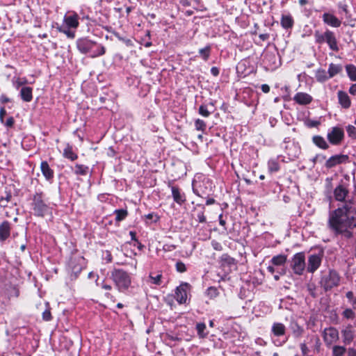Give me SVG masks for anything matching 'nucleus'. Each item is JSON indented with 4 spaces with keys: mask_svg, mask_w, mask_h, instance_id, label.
Masks as SVG:
<instances>
[{
    "mask_svg": "<svg viewBox=\"0 0 356 356\" xmlns=\"http://www.w3.org/2000/svg\"><path fill=\"white\" fill-rule=\"evenodd\" d=\"M323 341L327 346H330L339 340V332L334 327L325 328L323 332Z\"/></svg>",
    "mask_w": 356,
    "mask_h": 356,
    "instance_id": "nucleus-12",
    "label": "nucleus"
},
{
    "mask_svg": "<svg viewBox=\"0 0 356 356\" xmlns=\"http://www.w3.org/2000/svg\"><path fill=\"white\" fill-rule=\"evenodd\" d=\"M305 254L300 252L295 254L291 261V268L294 274L302 275L305 269Z\"/></svg>",
    "mask_w": 356,
    "mask_h": 356,
    "instance_id": "nucleus-9",
    "label": "nucleus"
},
{
    "mask_svg": "<svg viewBox=\"0 0 356 356\" xmlns=\"http://www.w3.org/2000/svg\"><path fill=\"white\" fill-rule=\"evenodd\" d=\"M345 134L343 128L339 127H333L327 134V138L329 143L332 145H339L343 140Z\"/></svg>",
    "mask_w": 356,
    "mask_h": 356,
    "instance_id": "nucleus-11",
    "label": "nucleus"
},
{
    "mask_svg": "<svg viewBox=\"0 0 356 356\" xmlns=\"http://www.w3.org/2000/svg\"><path fill=\"white\" fill-rule=\"evenodd\" d=\"M343 67L341 64H334L330 63L329 65L327 73L329 74L330 78H332L337 74L341 73L342 72Z\"/></svg>",
    "mask_w": 356,
    "mask_h": 356,
    "instance_id": "nucleus-33",
    "label": "nucleus"
},
{
    "mask_svg": "<svg viewBox=\"0 0 356 356\" xmlns=\"http://www.w3.org/2000/svg\"><path fill=\"white\" fill-rule=\"evenodd\" d=\"M103 259L106 263H111L113 261V256L109 250H106L103 253Z\"/></svg>",
    "mask_w": 356,
    "mask_h": 356,
    "instance_id": "nucleus-58",
    "label": "nucleus"
},
{
    "mask_svg": "<svg viewBox=\"0 0 356 356\" xmlns=\"http://www.w3.org/2000/svg\"><path fill=\"white\" fill-rule=\"evenodd\" d=\"M79 16L74 11L70 12V15H65L63 18V22L67 29H76L79 26Z\"/></svg>",
    "mask_w": 356,
    "mask_h": 356,
    "instance_id": "nucleus-16",
    "label": "nucleus"
},
{
    "mask_svg": "<svg viewBox=\"0 0 356 356\" xmlns=\"http://www.w3.org/2000/svg\"><path fill=\"white\" fill-rule=\"evenodd\" d=\"M343 203L342 207L330 213L327 227L334 236L342 235L346 238H350L353 236V232L350 231L352 222L348 218V213L352 208L350 204L353 200H346Z\"/></svg>",
    "mask_w": 356,
    "mask_h": 356,
    "instance_id": "nucleus-1",
    "label": "nucleus"
},
{
    "mask_svg": "<svg viewBox=\"0 0 356 356\" xmlns=\"http://www.w3.org/2000/svg\"><path fill=\"white\" fill-rule=\"evenodd\" d=\"M100 286L102 289L105 290L106 292L104 293V296L107 298L111 300L112 302H115L116 301V298L114 296H113L111 293V291L113 289V286L111 284H108L105 280H103L102 282L100 284Z\"/></svg>",
    "mask_w": 356,
    "mask_h": 356,
    "instance_id": "nucleus-29",
    "label": "nucleus"
},
{
    "mask_svg": "<svg viewBox=\"0 0 356 356\" xmlns=\"http://www.w3.org/2000/svg\"><path fill=\"white\" fill-rule=\"evenodd\" d=\"M27 81L26 79H24V81H21L19 78H17L15 82H13V84L15 87L18 89L19 87L25 85Z\"/></svg>",
    "mask_w": 356,
    "mask_h": 356,
    "instance_id": "nucleus-60",
    "label": "nucleus"
},
{
    "mask_svg": "<svg viewBox=\"0 0 356 356\" xmlns=\"http://www.w3.org/2000/svg\"><path fill=\"white\" fill-rule=\"evenodd\" d=\"M315 78L316 81L320 83H324L330 79L327 72L322 68H319L316 71Z\"/></svg>",
    "mask_w": 356,
    "mask_h": 356,
    "instance_id": "nucleus-34",
    "label": "nucleus"
},
{
    "mask_svg": "<svg viewBox=\"0 0 356 356\" xmlns=\"http://www.w3.org/2000/svg\"><path fill=\"white\" fill-rule=\"evenodd\" d=\"M346 352V348L341 346H334L332 348L333 356H343Z\"/></svg>",
    "mask_w": 356,
    "mask_h": 356,
    "instance_id": "nucleus-45",
    "label": "nucleus"
},
{
    "mask_svg": "<svg viewBox=\"0 0 356 356\" xmlns=\"http://www.w3.org/2000/svg\"><path fill=\"white\" fill-rule=\"evenodd\" d=\"M348 76L352 81H356V66L353 64L346 65Z\"/></svg>",
    "mask_w": 356,
    "mask_h": 356,
    "instance_id": "nucleus-41",
    "label": "nucleus"
},
{
    "mask_svg": "<svg viewBox=\"0 0 356 356\" xmlns=\"http://www.w3.org/2000/svg\"><path fill=\"white\" fill-rule=\"evenodd\" d=\"M70 29H67L66 27L58 26L57 30L60 33H63L67 35V38L73 39L75 38L74 31H72L70 30Z\"/></svg>",
    "mask_w": 356,
    "mask_h": 356,
    "instance_id": "nucleus-46",
    "label": "nucleus"
},
{
    "mask_svg": "<svg viewBox=\"0 0 356 356\" xmlns=\"http://www.w3.org/2000/svg\"><path fill=\"white\" fill-rule=\"evenodd\" d=\"M346 131L350 138L356 140V127L355 126L348 125L346 127Z\"/></svg>",
    "mask_w": 356,
    "mask_h": 356,
    "instance_id": "nucleus-50",
    "label": "nucleus"
},
{
    "mask_svg": "<svg viewBox=\"0 0 356 356\" xmlns=\"http://www.w3.org/2000/svg\"><path fill=\"white\" fill-rule=\"evenodd\" d=\"M268 170L270 174L278 172L280 170V165L277 161V159H270L268 161Z\"/></svg>",
    "mask_w": 356,
    "mask_h": 356,
    "instance_id": "nucleus-35",
    "label": "nucleus"
},
{
    "mask_svg": "<svg viewBox=\"0 0 356 356\" xmlns=\"http://www.w3.org/2000/svg\"><path fill=\"white\" fill-rule=\"evenodd\" d=\"M95 46H97V49L92 55V57L100 56L105 54L106 49L104 46L100 44L97 45L96 42L90 40L87 38H80L76 41V47L78 50L84 54L90 52Z\"/></svg>",
    "mask_w": 356,
    "mask_h": 356,
    "instance_id": "nucleus-5",
    "label": "nucleus"
},
{
    "mask_svg": "<svg viewBox=\"0 0 356 356\" xmlns=\"http://www.w3.org/2000/svg\"><path fill=\"white\" fill-rule=\"evenodd\" d=\"M211 73L214 76H218L220 74V70L217 67H212L211 68Z\"/></svg>",
    "mask_w": 356,
    "mask_h": 356,
    "instance_id": "nucleus-64",
    "label": "nucleus"
},
{
    "mask_svg": "<svg viewBox=\"0 0 356 356\" xmlns=\"http://www.w3.org/2000/svg\"><path fill=\"white\" fill-rule=\"evenodd\" d=\"M322 19L325 24L334 28H339L341 24V21L339 19L329 13H323Z\"/></svg>",
    "mask_w": 356,
    "mask_h": 356,
    "instance_id": "nucleus-18",
    "label": "nucleus"
},
{
    "mask_svg": "<svg viewBox=\"0 0 356 356\" xmlns=\"http://www.w3.org/2000/svg\"><path fill=\"white\" fill-rule=\"evenodd\" d=\"M218 220H219V224L223 227V229L225 231H227V226H226L227 221H226V219H224L222 213H220L219 215Z\"/></svg>",
    "mask_w": 356,
    "mask_h": 356,
    "instance_id": "nucleus-59",
    "label": "nucleus"
},
{
    "mask_svg": "<svg viewBox=\"0 0 356 356\" xmlns=\"http://www.w3.org/2000/svg\"><path fill=\"white\" fill-rule=\"evenodd\" d=\"M195 127L196 130L204 132L207 129V124L203 120L197 119L195 121Z\"/></svg>",
    "mask_w": 356,
    "mask_h": 356,
    "instance_id": "nucleus-47",
    "label": "nucleus"
},
{
    "mask_svg": "<svg viewBox=\"0 0 356 356\" xmlns=\"http://www.w3.org/2000/svg\"><path fill=\"white\" fill-rule=\"evenodd\" d=\"M63 156L71 161L78 159V154L74 151L72 145L67 143L63 149Z\"/></svg>",
    "mask_w": 356,
    "mask_h": 356,
    "instance_id": "nucleus-26",
    "label": "nucleus"
},
{
    "mask_svg": "<svg viewBox=\"0 0 356 356\" xmlns=\"http://www.w3.org/2000/svg\"><path fill=\"white\" fill-rule=\"evenodd\" d=\"M175 269L178 273H184L186 272L187 268L185 264L181 261H178L175 264Z\"/></svg>",
    "mask_w": 356,
    "mask_h": 356,
    "instance_id": "nucleus-51",
    "label": "nucleus"
},
{
    "mask_svg": "<svg viewBox=\"0 0 356 356\" xmlns=\"http://www.w3.org/2000/svg\"><path fill=\"white\" fill-rule=\"evenodd\" d=\"M312 143L318 148L321 149L326 150L330 146L327 142L325 140V139L320 136V135H315L312 138Z\"/></svg>",
    "mask_w": 356,
    "mask_h": 356,
    "instance_id": "nucleus-27",
    "label": "nucleus"
},
{
    "mask_svg": "<svg viewBox=\"0 0 356 356\" xmlns=\"http://www.w3.org/2000/svg\"><path fill=\"white\" fill-rule=\"evenodd\" d=\"M339 104L343 108L348 109L351 106V101L348 94L343 91L339 90L337 92Z\"/></svg>",
    "mask_w": 356,
    "mask_h": 356,
    "instance_id": "nucleus-23",
    "label": "nucleus"
},
{
    "mask_svg": "<svg viewBox=\"0 0 356 356\" xmlns=\"http://www.w3.org/2000/svg\"><path fill=\"white\" fill-rule=\"evenodd\" d=\"M286 331V326L279 322H275L273 324L271 327V332L274 337H280L285 335Z\"/></svg>",
    "mask_w": 356,
    "mask_h": 356,
    "instance_id": "nucleus-24",
    "label": "nucleus"
},
{
    "mask_svg": "<svg viewBox=\"0 0 356 356\" xmlns=\"http://www.w3.org/2000/svg\"><path fill=\"white\" fill-rule=\"evenodd\" d=\"M211 245L215 250L221 251L222 250V246L221 243L216 241H212Z\"/></svg>",
    "mask_w": 356,
    "mask_h": 356,
    "instance_id": "nucleus-61",
    "label": "nucleus"
},
{
    "mask_svg": "<svg viewBox=\"0 0 356 356\" xmlns=\"http://www.w3.org/2000/svg\"><path fill=\"white\" fill-rule=\"evenodd\" d=\"M86 266V259L83 256L79 255L72 257L69 261V268L72 272L71 276H74V279L77 278Z\"/></svg>",
    "mask_w": 356,
    "mask_h": 356,
    "instance_id": "nucleus-10",
    "label": "nucleus"
},
{
    "mask_svg": "<svg viewBox=\"0 0 356 356\" xmlns=\"http://www.w3.org/2000/svg\"><path fill=\"white\" fill-rule=\"evenodd\" d=\"M72 170L76 175L86 176L90 169L88 165L76 163L74 167H72Z\"/></svg>",
    "mask_w": 356,
    "mask_h": 356,
    "instance_id": "nucleus-30",
    "label": "nucleus"
},
{
    "mask_svg": "<svg viewBox=\"0 0 356 356\" xmlns=\"http://www.w3.org/2000/svg\"><path fill=\"white\" fill-rule=\"evenodd\" d=\"M280 24L283 29H289L293 26L294 20L291 15H282Z\"/></svg>",
    "mask_w": 356,
    "mask_h": 356,
    "instance_id": "nucleus-31",
    "label": "nucleus"
},
{
    "mask_svg": "<svg viewBox=\"0 0 356 356\" xmlns=\"http://www.w3.org/2000/svg\"><path fill=\"white\" fill-rule=\"evenodd\" d=\"M2 124L7 128H12L15 124V119L13 116H10L6 120H4V122Z\"/></svg>",
    "mask_w": 356,
    "mask_h": 356,
    "instance_id": "nucleus-57",
    "label": "nucleus"
},
{
    "mask_svg": "<svg viewBox=\"0 0 356 356\" xmlns=\"http://www.w3.org/2000/svg\"><path fill=\"white\" fill-rule=\"evenodd\" d=\"M293 334L295 337H301L304 333V329L297 322H294L291 325Z\"/></svg>",
    "mask_w": 356,
    "mask_h": 356,
    "instance_id": "nucleus-39",
    "label": "nucleus"
},
{
    "mask_svg": "<svg viewBox=\"0 0 356 356\" xmlns=\"http://www.w3.org/2000/svg\"><path fill=\"white\" fill-rule=\"evenodd\" d=\"M4 195L0 197V207H6V204H2L3 202H10L12 200L13 195L10 191H6Z\"/></svg>",
    "mask_w": 356,
    "mask_h": 356,
    "instance_id": "nucleus-44",
    "label": "nucleus"
},
{
    "mask_svg": "<svg viewBox=\"0 0 356 356\" xmlns=\"http://www.w3.org/2000/svg\"><path fill=\"white\" fill-rule=\"evenodd\" d=\"M323 253L311 254L308 257L307 271L314 273L321 266Z\"/></svg>",
    "mask_w": 356,
    "mask_h": 356,
    "instance_id": "nucleus-14",
    "label": "nucleus"
},
{
    "mask_svg": "<svg viewBox=\"0 0 356 356\" xmlns=\"http://www.w3.org/2000/svg\"><path fill=\"white\" fill-rule=\"evenodd\" d=\"M10 102H11V99L8 97H7L6 95L2 94L0 96V103L1 104H7V103H8Z\"/></svg>",
    "mask_w": 356,
    "mask_h": 356,
    "instance_id": "nucleus-62",
    "label": "nucleus"
},
{
    "mask_svg": "<svg viewBox=\"0 0 356 356\" xmlns=\"http://www.w3.org/2000/svg\"><path fill=\"white\" fill-rule=\"evenodd\" d=\"M287 261V256L286 254H280L273 257L270 262L273 266H282L284 265Z\"/></svg>",
    "mask_w": 356,
    "mask_h": 356,
    "instance_id": "nucleus-36",
    "label": "nucleus"
},
{
    "mask_svg": "<svg viewBox=\"0 0 356 356\" xmlns=\"http://www.w3.org/2000/svg\"><path fill=\"white\" fill-rule=\"evenodd\" d=\"M348 160L349 156L346 154H335L327 159L324 165L325 168L331 169L338 165L347 163Z\"/></svg>",
    "mask_w": 356,
    "mask_h": 356,
    "instance_id": "nucleus-13",
    "label": "nucleus"
},
{
    "mask_svg": "<svg viewBox=\"0 0 356 356\" xmlns=\"http://www.w3.org/2000/svg\"><path fill=\"white\" fill-rule=\"evenodd\" d=\"M168 186L171 189L172 197L175 202L181 206L186 202V194L179 186L171 185L170 184H168Z\"/></svg>",
    "mask_w": 356,
    "mask_h": 356,
    "instance_id": "nucleus-15",
    "label": "nucleus"
},
{
    "mask_svg": "<svg viewBox=\"0 0 356 356\" xmlns=\"http://www.w3.org/2000/svg\"><path fill=\"white\" fill-rule=\"evenodd\" d=\"M314 36L316 44H323L326 43L330 50L335 52L339 51V41L334 31L327 29L323 33L315 31Z\"/></svg>",
    "mask_w": 356,
    "mask_h": 356,
    "instance_id": "nucleus-4",
    "label": "nucleus"
},
{
    "mask_svg": "<svg viewBox=\"0 0 356 356\" xmlns=\"http://www.w3.org/2000/svg\"><path fill=\"white\" fill-rule=\"evenodd\" d=\"M198 53L203 60L207 61L211 56V45L209 44L204 48L200 49Z\"/></svg>",
    "mask_w": 356,
    "mask_h": 356,
    "instance_id": "nucleus-38",
    "label": "nucleus"
},
{
    "mask_svg": "<svg viewBox=\"0 0 356 356\" xmlns=\"http://www.w3.org/2000/svg\"><path fill=\"white\" fill-rule=\"evenodd\" d=\"M192 286L185 282H182L175 290L174 298L179 305L188 304V296H191Z\"/></svg>",
    "mask_w": 356,
    "mask_h": 356,
    "instance_id": "nucleus-8",
    "label": "nucleus"
},
{
    "mask_svg": "<svg viewBox=\"0 0 356 356\" xmlns=\"http://www.w3.org/2000/svg\"><path fill=\"white\" fill-rule=\"evenodd\" d=\"M19 97L23 102H31L33 99V88L30 86L22 87Z\"/></svg>",
    "mask_w": 356,
    "mask_h": 356,
    "instance_id": "nucleus-25",
    "label": "nucleus"
},
{
    "mask_svg": "<svg viewBox=\"0 0 356 356\" xmlns=\"http://www.w3.org/2000/svg\"><path fill=\"white\" fill-rule=\"evenodd\" d=\"M12 229L11 222L6 220L0 223V243H4L10 237Z\"/></svg>",
    "mask_w": 356,
    "mask_h": 356,
    "instance_id": "nucleus-17",
    "label": "nucleus"
},
{
    "mask_svg": "<svg viewBox=\"0 0 356 356\" xmlns=\"http://www.w3.org/2000/svg\"><path fill=\"white\" fill-rule=\"evenodd\" d=\"M206 328L207 327L204 323H197L196 324V330L200 338H204L207 336L208 333L204 332Z\"/></svg>",
    "mask_w": 356,
    "mask_h": 356,
    "instance_id": "nucleus-43",
    "label": "nucleus"
},
{
    "mask_svg": "<svg viewBox=\"0 0 356 356\" xmlns=\"http://www.w3.org/2000/svg\"><path fill=\"white\" fill-rule=\"evenodd\" d=\"M40 170L47 181H51L54 177V171L52 170L48 162L42 161L40 163Z\"/></svg>",
    "mask_w": 356,
    "mask_h": 356,
    "instance_id": "nucleus-21",
    "label": "nucleus"
},
{
    "mask_svg": "<svg viewBox=\"0 0 356 356\" xmlns=\"http://www.w3.org/2000/svg\"><path fill=\"white\" fill-rule=\"evenodd\" d=\"M341 277L335 270H330L327 274L323 275L320 280L321 286L325 291H330L334 287L339 286Z\"/></svg>",
    "mask_w": 356,
    "mask_h": 356,
    "instance_id": "nucleus-7",
    "label": "nucleus"
},
{
    "mask_svg": "<svg viewBox=\"0 0 356 356\" xmlns=\"http://www.w3.org/2000/svg\"><path fill=\"white\" fill-rule=\"evenodd\" d=\"M307 291H309V294L313 297L316 298L317 296V294L316 293V286L315 284L314 283H309L307 286Z\"/></svg>",
    "mask_w": 356,
    "mask_h": 356,
    "instance_id": "nucleus-56",
    "label": "nucleus"
},
{
    "mask_svg": "<svg viewBox=\"0 0 356 356\" xmlns=\"http://www.w3.org/2000/svg\"><path fill=\"white\" fill-rule=\"evenodd\" d=\"M205 295L211 300H213L219 296L220 292L217 287L209 286L206 289Z\"/></svg>",
    "mask_w": 356,
    "mask_h": 356,
    "instance_id": "nucleus-40",
    "label": "nucleus"
},
{
    "mask_svg": "<svg viewBox=\"0 0 356 356\" xmlns=\"http://www.w3.org/2000/svg\"><path fill=\"white\" fill-rule=\"evenodd\" d=\"M6 115V110L4 107L0 108V122L2 124L4 122V117Z\"/></svg>",
    "mask_w": 356,
    "mask_h": 356,
    "instance_id": "nucleus-63",
    "label": "nucleus"
},
{
    "mask_svg": "<svg viewBox=\"0 0 356 356\" xmlns=\"http://www.w3.org/2000/svg\"><path fill=\"white\" fill-rule=\"evenodd\" d=\"M198 113L200 115H201L202 116H203L204 118L209 117L211 113V112H210L207 109V106L205 104H202L200 106L199 109H198Z\"/></svg>",
    "mask_w": 356,
    "mask_h": 356,
    "instance_id": "nucleus-49",
    "label": "nucleus"
},
{
    "mask_svg": "<svg viewBox=\"0 0 356 356\" xmlns=\"http://www.w3.org/2000/svg\"><path fill=\"white\" fill-rule=\"evenodd\" d=\"M149 278L151 280V282L152 284H154L156 285H161V278H162V274H158L156 276H152V275H149Z\"/></svg>",
    "mask_w": 356,
    "mask_h": 356,
    "instance_id": "nucleus-55",
    "label": "nucleus"
},
{
    "mask_svg": "<svg viewBox=\"0 0 356 356\" xmlns=\"http://www.w3.org/2000/svg\"><path fill=\"white\" fill-rule=\"evenodd\" d=\"M221 267H231L236 264L235 259L230 257L228 254H222L219 259Z\"/></svg>",
    "mask_w": 356,
    "mask_h": 356,
    "instance_id": "nucleus-28",
    "label": "nucleus"
},
{
    "mask_svg": "<svg viewBox=\"0 0 356 356\" xmlns=\"http://www.w3.org/2000/svg\"><path fill=\"white\" fill-rule=\"evenodd\" d=\"M111 279L119 292L127 291L131 284L130 273L121 268H114L111 272Z\"/></svg>",
    "mask_w": 356,
    "mask_h": 356,
    "instance_id": "nucleus-3",
    "label": "nucleus"
},
{
    "mask_svg": "<svg viewBox=\"0 0 356 356\" xmlns=\"http://www.w3.org/2000/svg\"><path fill=\"white\" fill-rule=\"evenodd\" d=\"M350 177L348 175L343 176L338 185L333 191L334 198L337 202H345L350 193Z\"/></svg>",
    "mask_w": 356,
    "mask_h": 356,
    "instance_id": "nucleus-6",
    "label": "nucleus"
},
{
    "mask_svg": "<svg viewBox=\"0 0 356 356\" xmlns=\"http://www.w3.org/2000/svg\"><path fill=\"white\" fill-rule=\"evenodd\" d=\"M346 298L351 302L352 307L353 309H356V298L354 297V293L353 291H348L346 294Z\"/></svg>",
    "mask_w": 356,
    "mask_h": 356,
    "instance_id": "nucleus-53",
    "label": "nucleus"
},
{
    "mask_svg": "<svg viewBox=\"0 0 356 356\" xmlns=\"http://www.w3.org/2000/svg\"><path fill=\"white\" fill-rule=\"evenodd\" d=\"M5 290L8 295V298H18L20 295V291L18 285L10 284L9 286H5Z\"/></svg>",
    "mask_w": 356,
    "mask_h": 356,
    "instance_id": "nucleus-32",
    "label": "nucleus"
},
{
    "mask_svg": "<svg viewBox=\"0 0 356 356\" xmlns=\"http://www.w3.org/2000/svg\"><path fill=\"white\" fill-rule=\"evenodd\" d=\"M30 208L34 216L44 218L52 213V207L50 206L46 194L39 190L35 191L31 197Z\"/></svg>",
    "mask_w": 356,
    "mask_h": 356,
    "instance_id": "nucleus-2",
    "label": "nucleus"
},
{
    "mask_svg": "<svg viewBox=\"0 0 356 356\" xmlns=\"http://www.w3.org/2000/svg\"><path fill=\"white\" fill-rule=\"evenodd\" d=\"M305 124L308 128L318 127L321 124V122L319 120L307 119L305 120Z\"/></svg>",
    "mask_w": 356,
    "mask_h": 356,
    "instance_id": "nucleus-52",
    "label": "nucleus"
},
{
    "mask_svg": "<svg viewBox=\"0 0 356 356\" xmlns=\"http://www.w3.org/2000/svg\"><path fill=\"white\" fill-rule=\"evenodd\" d=\"M51 308L48 302H45V309L42 314V320L44 321H50L52 320L53 317L51 315Z\"/></svg>",
    "mask_w": 356,
    "mask_h": 356,
    "instance_id": "nucleus-42",
    "label": "nucleus"
},
{
    "mask_svg": "<svg viewBox=\"0 0 356 356\" xmlns=\"http://www.w3.org/2000/svg\"><path fill=\"white\" fill-rule=\"evenodd\" d=\"M343 342L346 345L350 344L355 338V330L351 325L346 326L342 331Z\"/></svg>",
    "mask_w": 356,
    "mask_h": 356,
    "instance_id": "nucleus-19",
    "label": "nucleus"
},
{
    "mask_svg": "<svg viewBox=\"0 0 356 356\" xmlns=\"http://www.w3.org/2000/svg\"><path fill=\"white\" fill-rule=\"evenodd\" d=\"M206 208L202 204H197L193 209L192 211L196 213L197 220L199 222L204 223L207 222V217L204 215Z\"/></svg>",
    "mask_w": 356,
    "mask_h": 356,
    "instance_id": "nucleus-22",
    "label": "nucleus"
},
{
    "mask_svg": "<svg viewBox=\"0 0 356 356\" xmlns=\"http://www.w3.org/2000/svg\"><path fill=\"white\" fill-rule=\"evenodd\" d=\"M299 105H307L313 101V97L306 92H297L293 99Z\"/></svg>",
    "mask_w": 356,
    "mask_h": 356,
    "instance_id": "nucleus-20",
    "label": "nucleus"
},
{
    "mask_svg": "<svg viewBox=\"0 0 356 356\" xmlns=\"http://www.w3.org/2000/svg\"><path fill=\"white\" fill-rule=\"evenodd\" d=\"M145 219L150 220L154 222H157L160 220L159 216L154 212L149 213L145 215Z\"/></svg>",
    "mask_w": 356,
    "mask_h": 356,
    "instance_id": "nucleus-54",
    "label": "nucleus"
},
{
    "mask_svg": "<svg viewBox=\"0 0 356 356\" xmlns=\"http://www.w3.org/2000/svg\"><path fill=\"white\" fill-rule=\"evenodd\" d=\"M113 213L115 215V220L116 222H120L125 220L129 215L127 209H115Z\"/></svg>",
    "mask_w": 356,
    "mask_h": 356,
    "instance_id": "nucleus-37",
    "label": "nucleus"
},
{
    "mask_svg": "<svg viewBox=\"0 0 356 356\" xmlns=\"http://www.w3.org/2000/svg\"><path fill=\"white\" fill-rule=\"evenodd\" d=\"M342 316L346 319L353 320L355 318V313L353 309L347 308L342 312Z\"/></svg>",
    "mask_w": 356,
    "mask_h": 356,
    "instance_id": "nucleus-48",
    "label": "nucleus"
}]
</instances>
